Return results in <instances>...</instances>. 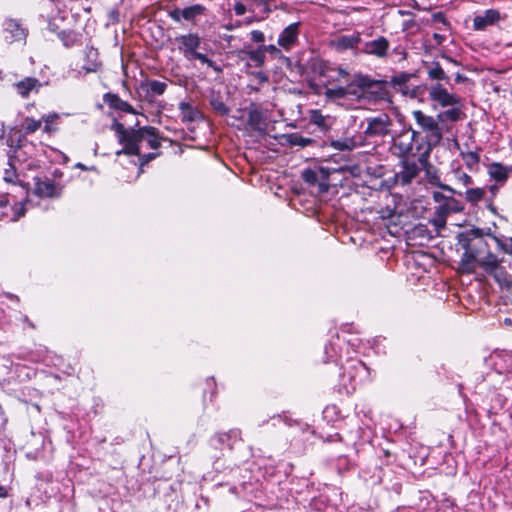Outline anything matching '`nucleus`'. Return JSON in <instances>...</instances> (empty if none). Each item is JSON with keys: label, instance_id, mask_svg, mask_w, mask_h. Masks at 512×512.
I'll list each match as a JSON object with an SVG mask.
<instances>
[{"label": "nucleus", "instance_id": "obj_1", "mask_svg": "<svg viewBox=\"0 0 512 512\" xmlns=\"http://www.w3.org/2000/svg\"><path fill=\"white\" fill-rule=\"evenodd\" d=\"M119 141L124 145L123 149L116 152L117 155H138L144 147L157 149L160 147V138L154 127H142L138 130H126L122 125L118 126Z\"/></svg>", "mask_w": 512, "mask_h": 512}, {"label": "nucleus", "instance_id": "obj_2", "mask_svg": "<svg viewBox=\"0 0 512 512\" xmlns=\"http://www.w3.org/2000/svg\"><path fill=\"white\" fill-rule=\"evenodd\" d=\"M412 115L418 127L425 134L424 141L422 142L424 150L420 153V164L425 165L428 163L433 148L439 145L443 138L442 127L437 117L434 118L426 115L421 110L413 111Z\"/></svg>", "mask_w": 512, "mask_h": 512}, {"label": "nucleus", "instance_id": "obj_3", "mask_svg": "<svg viewBox=\"0 0 512 512\" xmlns=\"http://www.w3.org/2000/svg\"><path fill=\"white\" fill-rule=\"evenodd\" d=\"M418 136V131L411 127H403L401 131L392 136L391 153L400 159L417 156L420 162V153L423 152L424 145L417 142Z\"/></svg>", "mask_w": 512, "mask_h": 512}, {"label": "nucleus", "instance_id": "obj_4", "mask_svg": "<svg viewBox=\"0 0 512 512\" xmlns=\"http://www.w3.org/2000/svg\"><path fill=\"white\" fill-rule=\"evenodd\" d=\"M342 374L340 375V385L347 394L354 392L357 385L369 377V370L366 365L356 359L348 360L342 366Z\"/></svg>", "mask_w": 512, "mask_h": 512}, {"label": "nucleus", "instance_id": "obj_5", "mask_svg": "<svg viewBox=\"0 0 512 512\" xmlns=\"http://www.w3.org/2000/svg\"><path fill=\"white\" fill-rule=\"evenodd\" d=\"M391 124V119L386 114L368 118L364 134L368 138L386 136L390 132Z\"/></svg>", "mask_w": 512, "mask_h": 512}, {"label": "nucleus", "instance_id": "obj_6", "mask_svg": "<svg viewBox=\"0 0 512 512\" xmlns=\"http://www.w3.org/2000/svg\"><path fill=\"white\" fill-rule=\"evenodd\" d=\"M428 92L430 100L438 103L441 107L460 105L459 97L448 92V90L441 84L430 86Z\"/></svg>", "mask_w": 512, "mask_h": 512}, {"label": "nucleus", "instance_id": "obj_7", "mask_svg": "<svg viewBox=\"0 0 512 512\" xmlns=\"http://www.w3.org/2000/svg\"><path fill=\"white\" fill-rule=\"evenodd\" d=\"M33 194L40 198H53L60 195L61 189L57 187L55 182L48 177L34 179Z\"/></svg>", "mask_w": 512, "mask_h": 512}, {"label": "nucleus", "instance_id": "obj_8", "mask_svg": "<svg viewBox=\"0 0 512 512\" xmlns=\"http://www.w3.org/2000/svg\"><path fill=\"white\" fill-rule=\"evenodd\" d=\"M419 162L408 161L406 158L402 159V169L396 174L397 182L402 185L410 184L421 172L422 167Z\"/></svg>", "mask_w": 512, "mask_h": 512}, {"label": "nucleus", "instance_id": "obj_9", "mask_svg": "<svg viewBox=\"0 0 512 512\" xmlns=\"http://www.w3.org/2000/svg\"><path fill=\"white\" fill-rule=\"evenodd\" d=\"M501 19V13L497 9H488L474 17L473 28L476 31H482L488 26L498 23Z\"/></svg>", "mask_w": 512, "mask_h": 512}, {"label": "nucleus", "instance_id": "obj_10", "mask_svg": "<svg viewBox=\"0 0 512 512\" xmlns=\"http://www.w3.org/2000/svg\"><path fill=\"white\" fill-rule=\"evenodd\" d=\"M299 35V23H292L288 25L279 35L278 45L289 51L298 40Z\"/></svg>", "mask_w": 512, "mask_h": 512}, {"label": "nucleus", "instance_id": "obj_11", "mask_svg": "<svg viewBox=\"0 0 512 512\" xmlns=\"http://www.w3.org/2000/svg\"><path fill=\"white\" fill-rule=\"evenodd\" d=\"M4 38L7 42H20L25 40L26 32L25 29L15 20H7L4 23Z\"/></svg>", "mask_w": 512, "mask_h": 512}, {"label": "nucleus", "instance_id": "obj_12", "mask_svg": "<svg viewBox=\"0 0 512 512\" xmlns=\"http://www.w3.org/2000/svg\"><path fill=\"white\" fill-rule=\"evenodd\" d=\"M13 87L18 95L27 98L30 93H38L42 87V83L34 77H26L13 84Z\"/></svg>", "mask_w": 512, "mask_h": 512}, {"label": "nucleus", "instance_id": "obj_13", "mask_svg": "<svg viewBox=\"0 0 512 512\" xmlns=\"http://www.w3.org/2000/svg\"><path fill=\"white\" fill-rule=\"evenodd\" d=\"M389 49V42L384 37H379L375 40L366 42L363 51L366 54L373 55L379 58L386 56Z\"/></svg>", "mask_w": 512, "mask_h": 512}, {"label": "nucleus", "instance_id": "obj_14", "mask_svg": "<svg viewBox=\"0 0 512 512\" xmlns=\"http://www.w3.org/2000/svg\"><path fill=\"white\" fill-rule=\"evenodd\" d=\"M480 248H476L474 244H468L461 258V268L464 272H474L476 268L477 255Z\"/></svg>", "mask_w": 512, "mask_h": 512}, {"label": "nucleus", "instance_id": "obj_15", "mask_svg": "<svg viewBox=\"0 0 512 512\" xmlns=\"http://www.w3.org/2000/svg\"><path fill=\"white\" fill-rule=\"evenodd\" d=\"M248 125L255 131H265L267 124L263 112L256 108L251 107L248 113Z\"/></svg>", "mask_w": 512, "mask_h": 512}, {"label": "nucleus", "instance_id": "obj_16", "mask_svg": "<svg viewBox=\"0 0 512 512\" xmlns=\"http://www.w3.org/2000/svg\"><path fill=\"white\" fill-rule=\"evenodd\" d=\"M175 41L178 44V49L180 52L191 50L193 48H199L201 44L200 37L194 33L180 35L175 38Z\"/></svg>", "mask_w": 512, "mask_h": 512}, {"label": "nucleus", "instance_id": "obj_17", "mask_svg": "<svg viewBox=\"0 0 512 512\" xmlns=\"http://www.w3.org/2000/svg\"><path fill=\"white\" fill-rule=\"evenodd\" d=\"M360 145L361 142L354 136L332 140L330 143V146L338 151H352Z\"/></svg>", "mask_w": 512, "mask_h": 512}, {"label": "nucleus", "instance_id": "obj_18", "mask_svg": "<svg viewBox=\"0 0 512 512\" xmlns=\"http://www.w3.org/2000/svg\"><path fill=\"white\" fill-rule=\"evenodd\" d=\"M105 102L112 108L127 112V113H133L134 109L133 107L126 101L122 100L118 95L107 93L104 96Z\"/></svg>", "mask_w": 512, "mask_h": 512}, {"label": "nucleus", "instance_id": "obj_19", "mask_svg": "<svg viewBox=\"0 0 512 512\" xmlns=\"http://www.w3.org/2000/svg\"><path fill=\"white\" fill-rule=\"evenodd\" d=\"M488 173L495 181L505 182L509 175V168L500 163H492L488 168Z\"/></svg>", "mask_w": 512, "mask_h": 512}, {"label": "nucleus", "instance_id": "obj_20", "mask_svg": "<svg viewBox=\"0 0 512 512\" xmlns=\"http://www.w3.org/2000/svg\"><path fill=\"white\" fill-rule=\"evenodd\" d=\"M242 54H244L252 62V66L256 68L262 67L265 63L266 57L260 46L257 49L245 48L242 50Z\"/></svg>", "mask_w": 512, "mask_h": 512}, {"label": "nucleus", "instance_id": "obj_21", "mask_svg": "<svg viewBox=\"0 0 512 512\" xmlns=\"http://www.w3.org/2000/svg\"><path fill=\"white\" fill-rule=\"evenodd\" d=\"M60 119V115L56 112H51L48 114H44L41 117L43 126V132L46 134H52L58 130V120Z\"/></svg>", "mask_w": 512, "mask_h": 512}, {"label": "nucleus", "instance_id": "obj_22", "mask_svg": "<svg viewBox=\"0 0 512 512\" xmlns=\"http://www.w3.org/2000/svg\"><path fill=\"white\" fill-rule=\"evenodd\" d=\"M463 209L461 203L454 199L453 197L446 200V202L440 204L436 211L448 216L452 212H460Z\"/></svg>", "mask_w": 512, "mask_h": 512}, {"label": "nucleus", "instance_id": "obj_23", "mask_svg": "<svg viewBox=\"0 0 512 512\" xmlns=\"http://www.w3.org/2000/svg\"><path fill=\"white\" fill-rule=\"evenodd\" d=\"M450 107V109L442 111L437 115V120L440 123H444L446 121L457 122L460 119L461 109L459 105Z\"/></svg>", "mask_w": 512, "mask_h": 512}, {"label": "nucleus", "instance_id": "obj_24", "mask_svg": "<svg viewBox=\"0 0 512 512\" xmlns=\"http://www.w3.org/2000/svg\"><path fill=\"white\" fill-rule=\"evenodd\" d=\"M142 87L145 88L148 94L160 96L166 91L167 83L158 80H150L143 84Z\"/></svg>", "mask_w": 512, "mask_h": 512}, {"label": "nucleus", "instance_id": "obj_25", "mask_svg": "<svg viewBox=\"0 0 512 512\" xmlns=\"http://www.w3.org/2000/svg\"><path fill=\"white\" fill-rule=\"evenodd\" d=\"M42 126L41 119H34L32 117H25L21 123V130L24 135H30L38 131Z\"/></svg>", "mask_w": 512, "mask_h": 512}, {"label": "nucleus", "instance_id": "obj_26", "mask_svg": "<svg viewBox=\"0 0 512 512\" xmlns=\"http://www.w3.org/2000/svg\"><path fill=\"white\" fill-rule=\"evenodd\" d=\"M206 8L201 4H194L192 6L182 9L183 19L186 21H194L196 17L205 13Z\"/></svg>", "mask_w": 512, "mask_h": 512}, {"label": "nucleus", "instance_id": "obj_27", "mask_svg": "<svg viewBox=\"0 0 512 512\" xmlns=\"http://www.w3.org/2000/svg\"><path fill=\"white\" fill-rule=\"evenodd\" d=\"M478 265L481 266L487 273L492 274L495 273L499 268V261L494 254L489 252L483 260L478 261Z\"/></svg>", "mask_w": 512, "mask_h": 512}, {"label": "nucleus", "instance_id": "obj_28", "mask_svg": "<svg viewBox=\"0 0 512 512\" xmlns=\"http://www.w3.org/2000/svg\"><path fill=\"white\" fill-rule=\"evenodd\" d=\"M359 40L360 39L357 36L343 35V36H340L339 38H337L335 40L334 44L338 50H346V49L354 48L358 44Z\"/></svg>", "mask_w": 512, "mask_h": 512}, {"label": "nucleus", "instance_id": "obj_29", "mask_svg": "<svg viewBox=\"0 0 512 512\" xmlns=\"http://www.w3.org/2000/svg\"><path fill=\"white\" fill-rule=\"evenodd\" d=\"M86 56L88 59H90V62L87 65H84L83 69H85L86 72H96L101 66V63L97 59V50L92 47L88 48L86 51Z\"/></svg>", "mask_w": 512, "mask_h": 512}, {"label": "nucleus", "instance_id": "obj_30", "mask_svg": "<svg viewBox=\"0 0 512 512\" xmlns=\"http://www.w3.org/2000/svg\"><path fill=\"white\" fill-rule=\"evenodd\" d=\"M427 73L429 78L432 80H449V77L446 75L438 62L431 63V65L428 66Z\"/></svg>", "mask_w": 512, "mask_h": 512}, {"label": "nucleus", "instance_id": "obj_31", "mask_svg": "<svg viewBox=\"0 0 512 512\" xmlns=\"http://www.w3.org/2000/svg\"><path fill=\"white\" fill-rule=\"evenodd\" d=\"M179 109L181 111L182 118L185 121H194L199 116V112L187 102H181L179 104Z\"/></svg>", "mask_w": 512, "mask_h": 512}, {"label": "nucleus", "instance_id": "obj_32", "mask_svg": "<svg viewBox=\"0 0 512 512\" xmlns=\"http://www.w3.org/2000/svg\"><path fill=\"white\" fill-rule=\"evenodd\" d=\"M411 75L407 73H400L392 78V84L402 93L406 94L408 92V82L411 79Z\"/></svg>", "mask_w": 512, "mask_h": 512}, {"label": "nucleus", "instance_id": "obj_33", "mask_svg": "<svg viewBox=\"0 0 512 512\" xmlns=\"http://www.w3.org/2000/svg\"><path fill=\"white\" fill-rule=\"evenodd\" d=\"M287 141L289 144H291L293 146H299V147H306L313 142L312 139L305 138L297 133L288 135Z\"/></svg>", "mask_w": 512, "mask_h": 512}, {"label": "nucleus", "instance_id": "obj_34", "mask_svg": "<svg viewBox=\"0 0 512 512\" xmlns=\"http://www.w3.org/2000/svg\"><path fill=\"white\" fill-rule=\"evenodd\" d=\"M3 179L5 182L16 185L18 181V174L13 165L9 164V168L5 169Z\"/></svg>", "mask_w": 512, "mask_h": 512}, {"label": "nucleus", "instance_id": "obj_35", "mask_svg": "<svg viewBox=\"0 0 512 512\" xmlns=\"http://www.w3.org/2000/svg\"><path fill=\"white\" fill-rule=\"evenodd\" d=\"M461 156L465 164L470 169L474 168L479 163V156L475 152L462 153Z\"/></svg>", "mask_w": 512, "mask_h": 512}, {"label": "nucleus", "instance_id": "obj_36", "mask_svg": "<svg viewBox=\"0 0 512 512\" xmlns=\"http://www.w3.org/2000/svg\"><path fill=\"white\" fill-rule=\"evenodd\" d=\"M310 120L313 124L317 125L322 129L327 128L325 116H323L321 112L318 110L311 111Z\"/></svg>", "mask_w": 512, "mask_h": 512}, {"label": "nucleus", "instance_id": "obj_37", "mask_svg": "<svg viewBox=\"0 0 512 512\" xmlns=\"http://www.w3.org/2000/svg\"><path fill=\"white\" fill-rule=\"evenodd\" d=\"M211 105L221 115H226L229 112L228 107L224 104L220 97H213L211 99Z\"/></svg>", "mask_w": 512, "mask_h": 512}, {"label": "nucleus", "instance_id": "obj_38", "mask_svg": "<svg viewBox=\"0 0 512 512\" xmlns=\"http://www.w3.org/2000/svg\"><path fill=\"white\" fill-rule=\"evenodd\" d=\"M484 196V191L480 188H471L466 191V198L470 202H477Z\"/></svg>", "mask_w": 512, "mask_h": 512}, {"label": "nucleus", "instance_id": "obj_39", "mask_svg": "<svg viewBox=\"0 0 512 512\" xmlns=\"http://www.w3.org/2000/svg\"><path fill=\"white\" fill-rule=\"evenodd\" d=\"M347 91L343 87L327 89L326 95L332 99H342L346 96Z\"/></svg>", "mask_w": 512, "mask_h": 512}, {"label": "nucleus", "instance_id": "obj_40", "mask_svg": "<svg viewBox=\"0 0 512 512\" xmlns=\"http://www.w3.org/2000/svg\"><path fill=\"white\" fill-rule=\"evenodd\" d=\"M303 180L308 184H315L318 180V174L312 169H306L302 173Z\"/></svg>", "mask_w": 512, "mask_h": 512}, {"label": "nucleus", "instance_id": "obj_41", "mask_svg": "<svg viewBox=\"0 0 512 512\" xmlns=\"http://www.w3.org/2000/svg\"><path fill=\"white\" fill-rule=\"evenodd\" d=\"M29 203V200L26 199L24 202H21V203H18L16 204L14 207H13V211H14V216H13V220L16 221L18 220L19 218H21L22 216L25 215V212H26V208H25V205Z\"/></svg>", "mask_w": 512, "mask_h": 512}, {"label": "nucleus", "instance_id": "obj_42", "mask_svg": "<svg viewBox=\"0 0 512 512\" xmlns=\"http://www.w3.org/2000/svg\"><path fill=\"white\" fill-rule=\"evenodd\" d=\"M260 47H261L264 55L267 52V53L271 54L274 58L282 57L281 50L278 47H276L275 45H261Z\"/></svg>", "mask_w": 512, "mask_h": 512}, {"label": "nucleus", "instance_id": "obj_43", "mask_svg": "<svg viewBox=\"0 0 512 512\" xmlns=\"http://www.w3.org/2000/svg\"><path fill=\"white\" fill-rule=\"evenodd\" d=\"M455 177H456L458 182L462 183L465 186H468V185L472 184L471 176H469L465 172H462V171L458 170V171L455 172Z\"/></svg>", "mask_w": 512, "mask_h": 512}, {"label": "nucleus", "instance_id": "obj_44", "mask_svg": "<svg viewBox=\"0 0 512 512\" xmlns=\"http://www.w3.org/2000/svg\"><path fill=\"white\" fill-rule=\"evenodd\" d=\"M446 219H447V216L435 211V218L433 219V224L438 229H443L446 226Z\"/></svg>", "mask_w": 512, "mask_h": 512}, {"label": "nucleus", "instance_id": "obj_45", "mask_svg": "<svg viewBox=\"0 0 512 512\" xmlns=\"http://www.w3.org/2000/svg\"><path fill=\"white\" fill-rule=\"evenodd\" d=\"M429 182L432 185L438 186L439 188H441V189H443L445 191H449L451 193H456V191L452 187H450L449 185L441 183L438 177L431 178Z\"/></svg>", "mask_w": 512, "mask_h": 512}, {"label": "nucleus", "instance_id": "obj_46", "mask_svg": "<svg viewBox=\"0 0 512 512\" xmlns=\"http://www.w3.org/2000/svg\"><path fill=\"white\" fill-rule=\"evenodd\" d=\"M250 37H251L252 41H254L256 43H263L265 41L264 33L259 30L251 31Z\"/></svg>", "mask_w": 512, "mask_h": 512}, {"label": "nucleus", "instance_id": "obj_47", "mask_svg": "<svg viewBox=\"0 0 512 512\" xmlns=\"http://www.w3.org/2000/svg\"><path fill=\"white\" fill-rule=\"evenodd\" d=\"M195 59H197L201 63L207 64L208 66H210V67L214 68L215 70H217V68L214 66L213 61L211 59H209L205 54H202V53L198 52Z\"/></svg>", "mask_w": 512, "mask_h": 512}, {"label": "nucleus", "instance_id": "obj_48", "mask_svg": "<svg viewBox=\"0 0 512 512\" xmlns=\"http://www.w3.org/2000/svg\"><path fill=\"white\" fill-rule=\"evenodd\" d=\"M169 16L172 20L176 21V22H180L181 19H183V16H182V9H179V8H176V9H173L169 12Z\"/></svg>", "mask_w": 512, "mask_h": 512}, {"label": "nucleus", "instance_id": "obj_49", "mask_svg": "<svg viewBox=\"0 0 512 512\" xmlns=\"http://www.w3.org/2000/svg\"><path fill=\"white\" fill-rule=\"evenodd\" d=\"M234 11L236 15L242 16L247 12V7L241 2H236L234 4Z\"/></svg>", "mask_w": 512, "mask_h": 512}, {"label": "nucleus", "instance_id": "obj_50", "mask_svg": "<svg viewBox=\"0 0 512 512\" xmlns=\"http://www.w3.org/2000/svg\"><path fill=\"white\" fill-rule=\"evenodd\" d=\"M449 198H450V197L445 196V195H444L443 193H441V192H433V199H434V201H435V202H437V203L442 204V203L446 202V200H447V199H449Z\"/></svg>", "mask_w": 512, "mask_h": 512}, {"label": "nucleus", "instance_id": "obj_51", "mask_svg": "<svg viewBox=\"0 0 512 512\" xmlns=\"http://www.w3.org/2000/svg\"><path fill=\"white\" fill-rule=\"evenodd\" d=\"M197 49L198 48H193L191 50H186V51H183V55L184 57L187 59V60H193L196 58V55H197Z\"/></svg>", "mask_w": 512, "mask_h": 512}, {"label": "nucleus", "instance_id": "obj_52", "mask_svg": "<svg viewBox=\"0 0 512 512\" xmlns=\"http://www.w3.org/2000/svg\"><path fill=\"white\" fill-rule=\"evenodd\" d=\"M157 156L156 153H148L141 156V165H144L145 163H148L152 159H154Z\"/></svg>", "mask_w": 512, "mask_h": 512}, {"label": "nucleus", "instance_id": "obj_53", "mask_svg": "<svg viewBox=\"0 0 512 512\" xmlns=\"http://www.w3.org/2000/svg\"><path fill=\"white\" fill-rule=\"evenodd\" d=\"M501 246L506 253L512 254V239L508 242L502 243Z\"/></svg>", "mask_w": 512, "mask_h": 512}, {"label": "nucleus", "instance_id": "obj_54", "mask_svg": "<svg viewBox=\"0 0 512 512\" xmlns=\"http://www.w3.org/2000/svg\"><path fill=\"white\" fill-rule=\"evenodd\" d=\"M434 18H435L436 20H438V21L443 22V23L445 22V18H444V16H443L441 13L435 14V15H434Z\"/></svg>", "mask_w": 512, "mask_h": 512}, {"label": "nucleus", "instance_id": "obj_55", "mask_svg": "<svg viewBox=\"0 0 512 512\" xmlns=\"http://www.w3.org/2000/svg\"><path fill=\"white\" fill-rule=\"evenodd\" d=\"M7 491L3 486H0V498L6 497Z\"/></svg>", "mask_w": 512, "mask_h": 512}, {"label": "nucleus", "instance_id": "obj_56", "mask_svg": "<svg viewBox=\"0 0 512 512\" xmlns=\"http://www.w3.org/2000/svg\"><path fill=\"white\" fill-rule=\"evenodd\" d=\"M20 186H21V189L24 191V193L27 194L28 193V187L25 186V185H22V184H20Z\"/></svg>", "mask_w": 512, "mask_h": 512}, {"label": "nucleus", "instance_id": "obj_57", "mask_svg": "<svg viewBox=\"0 0 512 512\" xmlns=\"http://www.w3.org/2000/svg\"><path fill=\"white\" fill-rule=\"evenodd\" d=\"M7 204H8V199L1 200V201H0V205H1V206H5V205H7Z\"/></svg>", "mask_w": 512, "mask_h": 512}, {"label": "nucleus", "instance_id": "obj_58", "mask_svg": "<svg viewBox=\"0 0 512 512\" xmlns=\"http://www.w3.org/2000/svg\"><path fill=\"white\" fill-rule=\"evenodd\" d=\"M478 244H479V246H485V245H486V244L483 242V240H482V239H479V240H478Z\"/></svg>", "mask_w": 512, "mask_h": 512}, {"label": "nucleus", "instance_id": "obj_59", "mask_svg": "<svg viewBox=\"0 0 512 512\" xmlns=\"http://www.w3.org/2000/svg\"><path fill=\"white\" fill-rule=\"evenodd\" d=\"M456 80H457L458 82H459V81H461V80H462L461 75H459V74H458V75H457V77H456Z\"/></svg>", "mask_w": 512, "mask_h": 512}, {"label": "nucleus", "instance_id": "obj_60", "mask_svg": "<svg viewBox=\"0 0 512 512\" xmlns=\"http://www.w3.org/2000/svg\"><path fill=\"white\" fill-rule=\"evenodd\" d=\"M77 166L84 169V166L82 164H78Z\"/></svg>", "mask_w": 512, "mask_h": 512}]
</instances>
